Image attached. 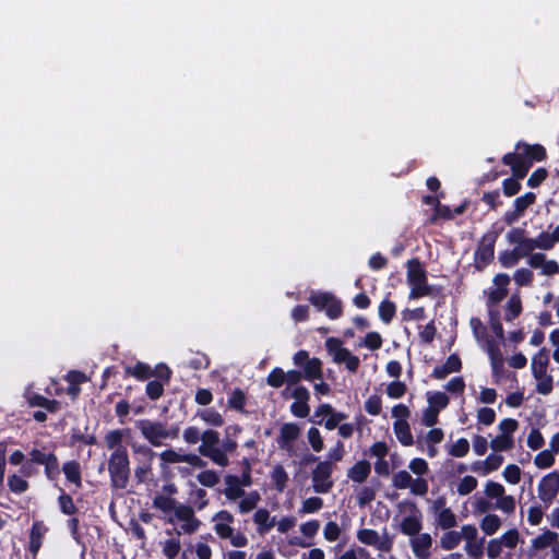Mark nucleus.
<instances>
[{
  "label": "nucleus",
  "instance_id": "obj_1",
  "mask_svg": "<svg viewBox=\"0 0 559 559\" xmlns=\"http://www.w3.org/2000/svg\"><path fill=\"white\" fill-rule=\"evenodd\" d=\"M108 473L111 486L116 489H124L130 478V461L127 450L112 452L108 461Z\"/></svg>",
  "mask_w": 559,
  "mask_h": 559
},
{
  "label": "nucleus",
  "instance_id": "obj_2",
  "mask_svg": "<svg viewBox=\"0 0 559 559\" xmlns=\"http://www.w3.org/2000/svg\"><path fill=\"white\" fill-rule=\"evenodd\" d=\"M201 445L198 448V452L210 459L213 463L219 466H227L229 464L228 456L225 455V451L221 450L219 433L215 430L207 429L202 432Z\"/></svg>",
  "mask_w": 559,
  "mask_h": 559
},
{
  "label": "nucleus",
  "instance_id": "obj_3",
  "mask_svg": "<svg viewBox=\"0 0 559 559\" xmlns=\"http://www.w3.org/2000/svg\"><path fill=\"white\" fill-rule=\"evenodd\" d=\"M407 282L412 287L411 299H417L432 293L431 286L427 284L426 271L417 259L409 260L407 263Z\"/></svg>",
  "mask_w": 559,
  "mask_h": 559
},
{
  "label": "nucleus",
  "instance_id": "obj_4",
  "mask_svg": "<svg viewBox=\"0 0 559 559\" xmlns=\"http://www.w3.org/2000/svg\"><path fill=\"white\" fill-rule=\"evenodd\" d=\"M428 510L433 519V526L436 530L448 531L457 525V516L450 507L447 506V499L439 497L430 500Z\"/></svg>",
  "mask_w": 559,
  "mask_h": 559
},
{
  "label": "nucleus",
  "instance_id": "obj_5",
  "mask_svg": "<svg viewBox=\"0 0 559 559\" xmlns=\"http://www.w3.org/2000/svg\"><path fill=\"white\" fill-rule=\"evenodd\" d=\"M294 365L301 368L304 379L309 382L323 380V364L317 358H310L307 350H298L293 357Z\"/></svg>",
  "mask_w": 559,
  "mask_h": 559
},
{
  "label": "nucleus",
  "instance_id": "obj_6",
  "mask_svg": "<svg viewBox=\"0 0 559 559\" xmlns=\"http://www.w3.org/2000/svg\"><path fill=\"white\" fill-rule=\"evenodd\" d=\"M325 348L335 364H344L346 369L350 372L358 370L360 365L359 358L353 355L347 348L343 347L341 340L329 337L325 341Z\"/></svg>",
  "mask_w": 559,
  "mask_h": 559
},
{
  "label": "nucleus",
  "instance_id": "obj_7",
  "mask_svg": "<svg viewBox=\"0 0 559 559\" xmlns=\"http://www.w3.org/2000/svg\"><path fill=\"white\" fill-rule=\"evenodd\" d=\"M142 436L154 447H162L168 439L167 426L162 421L142 419L136 423Z\"/></svg>",
  "mask_w": 559,
  "mask_h": 559
},
{
  "label": "nucleus",
  "instance_id": "obj_8",
  "mask_svg": "<svg viewBox=\"0 0 559 559\" xmlns=\"http://www.w3.org/2000/svg\"><path fill=\"white\" fill-rule=\"evenodd\" d=\"M485 495L489 499H496L493 508L506 514H512L515 511V499L506 495V489L500 483L488 481L485 486Z\"/></svg>",
  "mask_w": 559,
  "mask_h": 559
},
{
  "label": "nucleus",
  "instance_id": "obj_9",
  "mask_svg": "<svg viewBox=\"0 0 559 559\" xmlns=\"http://www.w3.org/2000/svg\"><path fill=\"white\" fill-rule=\"evenodd\" d=\"M392 486L396 489L409 488L416 496H425L428 492V483L423 477L413 478L407 471H399L392 477Z\"/></svg>",
  "mask_w": 559,
  "mask_h": 559
},
{
  "label": "nucleus",
  "instance_id": "obj_10",
  "mask_svg": "<svg viewBox=\"0 0 559 559\" xmlns=\"http://www.w3.org/2000/svg\"><path fill=\"white\" fill-rule=\"evenodd\" d=\"M332 462L324 461L320 462L312 472V484L313 490L318 493H326L333 487L332 474Z\"/></svg>",
  "mask_w": 559,
  "mask_h": 559
},
{
  "label": "nucleus",
  "instance_id": "obj_11",
  "mask_svg": "<svg viewBox=\"0 0 559 559\" xmlns=\"http://www.w3.org/2000/svg\"><path fill=\"white\" fill-rule=\"evenodd\" d=\"M309 300L319 310H325L331 319H337L342 314L341 300L330 293L313 294Z\"/></svg>",
  "mask_w": 559,
  "mask_h": 559
},
{
  "label": "nucleus",
  "instance_id": "obj_12",
  "mask_svg": "<svg viewBox=\"0 0 559 559\" xmlns=\"http://www.w3.org/2000/svg\"><path fill=\"white\" fill-rule=\"evenodd\" d=\"M559 492V474L552 472L542 478L538 485V498L550 504Z\"/></svg>",
  "mask_w": 559,
  "mask_h": 559
},
{
  "label": "nucleus",
  "instance_id": "obj_13",
  "mask_svg": "<svg viewBox=\"0 0 559 559\" xmlns=\"http://www.w3.org/2000/svg\"><path fill=\"white\" fill-rule=\"evenodd\" d=\"M496 236L485 235L477 248L475 262L478 270H481L493 259Z\"/></svg>",
  "mask_w": 559,
  "mask_h": 559
},
{
  "label": "nucleus",
  "instance_id": "obj_14",
  "mask_svg": "<svg viewBox=\"0 0 559 559\" xmlns=\"http://www.w3.org/2000/svg\"><path fill=\"white\" fill-rule=\"evenodd\" d=\"M214 531L222 539H229L234 547H245L248 544V538L240 532L235 533L230 524H215Z\"/></svg>",
  "mask_w": 559,
  "mask_h": 559
},
{
  "label": "nucleus",
  "instance_id": "obj_15",
  "mask_svg": "<svg viewBox=\"0 0 559 559\" xmlns=\"http://www.w3.org/2000/svg\"><path fill=\"white\" fill-rule=\"evenodd\" d=\"M412 550L417 559H428L432 546V537L428 533H419L411 538Z\"/></svg>",
  "mask_w": 559,
  "mask_h": 559
},
{
  "label": "nucleus",
  "instance_id": "obj_16",
  "mask_svg": "<svg viewBox=\"0 0 559 559\" xmlns=\"http://www.w3.org/2000/svg\"><path fill=\"white\" fill-rule=\"evenodd\" d=\"M534 269H540L544 275H555L559 273V264L555 260H547L544 253L531 254L527 261Z\"/></svg>",
  "mask_w": 559,
  "mask_h": 559
},
{
  "label": "nucleus",
  "instance_id": "obj_17",
  "mask_svg": "<svg viewBox=\"0 0 559 559\" xmlns=\"http://www.w3.org/2000/svg\"><path fill=\"white\" fill-rule=\"evenodd\" d=\"M510 283V277L508 274L500 273L497 274L493 278V284L496 288L492 289L488 295V301L491 305L499 304L502 299H504L508 295L507 286Z\"/></svg>",
  "mask_w": 559,
  "mask_h": 559
},
{
  "label": "nucleus",
  "instance_id": "obj_18",
  "mask_svg": "<svg viewBox=\"0 0 559 559\" xmlns=\"http://www.w3.org/2000/svg\"><path fill=\"white\" fill-rule=\"evenodd\" d=\"M371 472V465L368 461H358L354 466L347 471V477L355 483H364Z\"/></svg>",
  "mask_w": 559,
  "mask_h": 559
},
{
  "label": "nucleus",
  "instance_id": "obj_19",
  "mask_svg": "<svg viewBox=\"0 0 559 559\" xmlns=\"http://www.w3.org/2000/svg\"><path fill=\"white\" fill-rule=\"evenodd\" d=\"M226 488L224 495L229 500H236L245 496V490L241 488V480L238 476L228 475L225 477Z\"/></svg>",
  "mask_w": 559,
  "mask_h": 559
},
{
  "label": "nucleus",
  "instance_id": "obj_20",
  "mask_svg": "<svg viewBox=\"0 0 559 559\" xmlns=\"http://www.w3.org/2000/svg\"><path fill=\"white\" fill-rule=\"evenodd\" d=\"M462 367L461 359L457 355L453 354L448 357L445 364L433 370V377L437 379H444L449 373L460 371Z\"/></svg>",
  "mask_w": 559,
  "mask_h": 559
},
{
  "label": "nucleus",
  "instance_id": "obj_21",
  "mask_svg": "<svg viewBox=\"0 0 559 559\" xmlns=\"http://www.w3.org/2000/svg\"><path fill=\"white\" fill-rule=\"evenodd\" d=\"M549 365V350L547 348H542L532 360V372L533 376H543L547 373V368Z\"/></svg>",
  "mask_w": 559,
  "mask_h": 559
},
{
  "label": "nucleus",
  "instance_id": "obj_22",
  "mask_svg": "<svg viewBox=\"0 0 559 559\" xmlns=\"http://www.w3.org/2000/svg\"><path fill=\"white\" fill-rule=\"evenodd\" d=\"M393 430L397 440L405 447L414 444L413 435L411 431L409 424L407 421L395 420L393 424Z\"/></svg>",
  "mask_w": 559,
  "mask_h": 559
},
{
  "label": "nucleus",
  "instance_id": "obj_23",
  "mask_svg": "<svg viewBox=\"0 0 559 559\" xmlns=\"http://www.w3.org/2000/svg\"><path fill=\"white\" fill-rule=\"evenodd\" d=\"M253 521L258 525V533L264 534L275 525V518H270V512L266 509H259L253 515Z\"/></svg>",
  "mask_w": 559,
  "mask_h": 559
},
{
  "label": "nucleus",
  "instance_id": "obj_24",
  "mask_svg": "<svg viewBox=\"0 0 559 559\" xmlns=\"http://www.w3.org/2000/svg\"><path fill=\"white\" fill-rule=\"evenodd\" d=\"M131 448L138 464L152 466L153 460L155 457V452L151 448H148L145 444L138 443H132Z\"/></svg>",
  "mask_w": 559,
  "mask_h": 559
},
{
  "label": "nucleus",
  "instance_id": "obj_25",
  "mask_svg": "<svg viewBox=\"0 0 559 559\" xmlns=\"http://www.w3.org/2000/svg\"><path fill=\"white\" fill-rule=\"evenodd\" d=\"M47 532V527L43 522H35L31 530V542H29V550L33 554H36L41 546V538Z\"/></svg>",
  "mask_w": 559,
  "mask_h": 559
},
{
  "label": "nucleus",
  "instance_id": "obj_26",
  "mask_svg": "<svg viewBox=\"0 0 559 559\" xmlns=\"http://www.w3.org/2000/svg\"><path fill=\"white\" fill-rule=\"evenodd\" d=\"M421 521L415 515L405 516L401 522V532L405 535L414 537L421 531Z\"/></svg>",
  "mask_w": 559,
  "mask_h": 559
},
{
  "label": "nucleus",
  "instance_id": "obj_27",
  "mask_svg": "<svg viewBox=\"0 0 559 559\" xmlns=\"http://www.w3.org/2000/svg\"><path fill=\"white\" fill-rule=\"evenodd\" d=\"M462 542V536L460 535V531H454L452 528L444 531L442 534L439 545L444 550H452L460 545Z\"/></svg>",
  "mask_w": 559,
  "mask_h": 559
},
{
  "label": "nucleus",
  "instance_id": "obj_28",
  "mask_svg": "<svg viewBox=\"0 0 559 559\" xmlns=\"http://www.w3.org/2000/svg\"><path fill=\"white\" fill-rule=\"evenodd\" d=\"M271 480L278 492H283L288 481V474L280 464L275 465L271 472Z\"/></svg>",
  "mask_w": 559,
  "mask_h": 559
},
{
  "label": "nucleus",
  "instance_id": "obj_29",
  "mask_svg": "<svg viewBox=\"0 0 559 559\" xmlns=\"http://www.w3.org/2000/svg\"><path fill=\"white\" fill-rule=\"evenodd\" d=\"M559 535L556 532L550 530H546L542 535H538L533 539L532 546L535 550H542L552 545L557 542Z\"/></svg>",
  "mask_w": 559,
  "mask_h": 559
},
{
  "label": "nucleus",
  "instance_id": "obj_30",
  "mask_svg": "<svg viewBox=\"0 0 559 559\" xmlns=\"http://www.w3.org/2000/svg\"><path fill=\"white\" fill-rule=\"evenodd\" d=\"M300 429L296 424H285L281 428L280 447L285 448L287 443L296 440Z\"/></svg>",
  "mask_w": 559,
  "mask_h": 559
},
{
  "label": "nucleus",
  "instance_id": "obj_31",
  "mask_svg": "<svg viewBox=\"0 0 559 559\" xmlns=\"http://www.w3.org/2000/svg\"><path fill=\"white\" fill-rule=\"evenodd\" d=\"M197 416L211 426L221 427L224 425L223 416L214 408L201 409L197 413Z\"/></svg>",
  "mask_w": 559,
  "mask_h": 559
},
{
  "label": "nucleus",
  "instance_id": "obj_32",
  "mask_svg": "<svg viewBox=\"0 0 559 559\" xmlns=\"http://www.w3.org/2000/svg\"><path fill=\"white\" fill-rule=\"evenodd\" d=\"M123 431L122 430H111L105 437V443L108 449L112 450V452H118V450H127L121 443L123 440Z\"/></svg>",
  "mask_w": 559,
  "mask_h": 559
},
{
  "label": "nucleus",
  "instance_id": "obj_33",
  "mask_svg": "<svg viewBox=\"0 0 559 559\" xmlns=\"http://www.w3.org/2000/svg\"><path fill=\"white\" fill-rule=\"evenodd\" d=\"M501 526V520L497 514H487L480 522V528L486 535L495 534Z\"/></svg>",
  "mask_w": 559,
  "mask_h": 559
},
{
  "label": "nucleus",
  "instance_id": "obj_34",
  "mask_svg": "<svg viewBox=\"0 0 559 559\" xmlns=\"http://www.w3.org/2000/svg\"><path fill=\"white\" fill-rule=\"evenodd\" d=\"M62 469L69 481L75 484L78 487L81 486L80 464L76 461L67 462Z\"/></svg>",
  "mask_w": 559,
  "mask_h": 559
},
{
  "label": "nucleus",
  "instance_id": "obj_35",
  "mask_svg": "<svg viewBox=\"0 0 559 559\" xmlns=\"http://www.w3.org/2000/svg\"><path fill=\"white\" fill-rule=\"evenodd\" d=\"M261 497L259 492L252 491L248 495L245 493L242 499L238 503V509L241 513H248L252 511L259 503Z\"/></svg>",
  "mask_w": 559,
  "mask_h": 559
},
{
  "label": "nucleus",
  "instance_id": "obj_36",
  "mask_svg": "<svg viewBox=\"0 0 559 559\" xmlns=\"http://www.w3.org/2000/svg\"><path fill=\"white\" fill-rule=\"evenodd\" d=\"M514 445V439L512 436L499 435L490 441V448L496 451H508Z\"/></svg>",
  "mask_w": 559,
  "mask_h": 559
},
{
  "label": "nucleus",
  "instance_id": "obj_37",
  "mask_svg": "<svg viewBox=\"0 0 559 559\" xmlns=\"http://www.w3.org/2000/svg\"><path fill=\"white\" fill-rule=\"evenodd\" d=\"M534 378L537 381V383H536L537 393L547 395L552 391L554 379L550 374L545 373L543 376H535Z\"/></svg>",
  "mask_w": 559,
  "mask_h": 559
},
{
  "label": "nucleus",
  "instance_id": "obj_38",
  "mask_svg": "<svg viewBox=\"0 0 559 559\" xmlns=\"http://www.w3.org/2000/svg\"><path fill=\"white\" fill-rule=\"evenodd\" d=\"M484 538L465 543V551L473 559H480L484 555Z\"/></svg>",
  "mask_w": 559,
  "mask_h": 559
},
{
  "label": "nucleus",
  "instance_id": "obj_39",
  "mask_svg": "<svg viewBox=\"0 0 559 559\" xmlns=\"http://www.w3.org/2000/svg\"><path fill=\"white\" fill-rule=\"evenodd\" d=\"M153 506L163 512H170L175 511L177 501L170 497L158 495L154 498Z\"/></svg>",
  "mask_w": 559,
  "mask_h": 559
},
{
  "label": "nucleus",
  "instance_id": "obj_40",
  "mask_svg": "<svg viewBox=\"0 0 559 559\" xmlns=\"http://www.w3.org/2000/svg\"><path fill=\"white\" fill-rule=\"evenodd\" d=\"M522 311L521 299L518 295L511 296L507 304L506 320L511 321Z\"/></svg>",
  "mask_w": 559,
  "mask_h": 559
},
{
  "label": "nucleus",
  "instance_id": "obj_41",
  "mask_svg": "<svg viewBox=\"0 0 559 559\" xmlns=\"http://www.w3.org/2000/svg\"><path fill=\"white\" fill-rule=\"evenodd\" d=\"M266 383L275 389H278L282 385L286 384L285 371L280 367L274 368L269 373L266 378Z\"/></svg>",
  "mask_w": 559,
  "mask_h": 559
},
{
  "label": "nucleus",
  "instance_id": "obj_42",
  "mask_svg": "<svg viewBox=\"0 0 559 559\" xmlns=\"http://www.w3.org/2000/svg\"><path fill=\"white\" fill-rule=\"evenodd\" d=\"M357 538L362 544L371 546H378L380 543L379 534L376 531L368 528L359 530L357 533Z\"/></svg>",
  "mask_w": 559,
  "mask_h": 559
},
{
  "label": "nucleus",
  "instance_id": "obj_43",
  "mask_svg": "<svg viewBox=\"0 0 559 559\" xmlns=\"http://www.w3.org/2000/svg\"><path fill=\"white\" fill-rule=\"evenodd\" d=\"M536 195L533 192H527L526 194L519 197L514 201V210L516 213H520L521 215L524 214L526 209L531 206L533 203H535Z\"/></svg>",
  "mask_w": 559,
  "mask_h": 559
},
{
  "label": "nucleus",
  "instance_id": "obj_44",
  "mask_svg": "<svg viewBox=\"0 0 559 559\" xmlns=\"http://www.w3.org/2000/svg\"><path fill=\"white\" fill-rule=\"evenodd\" d=\"M429 407L440 412L449 404V397L443 392H436L428 396Z\"/></svg>",
  "mask_w": 559,
  "mask_h": 559
},
{
  "label": "nucleus",
  "instance_id": "obj_45",
  "mask_svg": "<svg viewBox=\"0 0 559 559\" xmlns=\"http://www.w3.org/2000/svg\"><path fill=\"white\" fill-rule=\"evenodd\" d=\"M534 463L538 468H548L555 463V453L544 450L535 456Z\"/></svg>",
  "mask_w": 559,
  "mask_h": 559
},
{
  "label": "nucleus",
  "instance_id": "obj_46",
  "mask_svg": "<svg viewBox=\"0 0 559 559\" xmlns=\"http://www.w3.org/2000/svg\"><path fill=\"white\" fill-rule=\"evenodd\" d=\"M286 385L287 388L283 392V396H287L289 389L299 385V382L304 379L301 370H289L285 371Z\"/></svg>",
  "mask_w": 559,
  "mask_h": 559
},
{
  "label": "nucleus",
  "instance_id": "obj_47",
  "mask_svg": "<svg viewBox=\"0 0 559 559\" xmlns=\"http://www.w3.org/2000/svg\"><path fill=\"white\" fill-rule=\"evenodd\" d=\"M395 310V305L392 301L385 299L379 307V316L383 322L389 323L393 319Z\"/></svg>",
  "mask_w": 559,
  "mask_h": 559
},
{
  "label": "nucleus",
  "instance_id": "obj_48",
  "mask_svg": "<svg viewBox=\"0 0 559 559\" xmlns=\"http://www.w3.org/2000/svg\"><path fill=\"white\" fill-rule=\"evenodd\" d=\"M198 481L205 487H214L219 483V476L216 472L207 469L203 471L197 476Z\"/></svg>",
  "mask_w": 559,
  "mask_h": 559
},
{
  "label": "nucleus",
  "instance_id": "obj_49",
  "mask_svg": "<svg viewBox=\"0 0 559 559\" xmlns=\"http://www.w3.org/2000/svg\"><path fill=\"white\" fill-rule=\"evenodd\" d=\"M469 451V442L465 438L459 439L449 450V454L454 457H463Z\"/></svg>",
  "mask_w": 559,
  "mask_h": 559
},
{
  "label": "nucleus",
  "instance_id": "obj_50",
  "mask_svg": "<svg viewBox=\"0 0 559 559\" xmlns=\"http://www.w3.org/2000/svg\"><path fill=\"white\" fill-rule=\"evenodd\" d=\"M503 463V456L497 454H490L483 462V473L488 474L492 471L498 469Z\"/></svg>",
  "mask_w": 559,
  "mask_h": 559
},
{
  "label": "nucleus",
  "instance_id": "obj_51",
  "mask_svg": "<svg viewBox=\"0 0 559 559\" xmlns=\"http://www.w3.org/2000/svg\"><path fill=\"white\" fill-rule=\"evenodd\" d=\"M365 409L372 416H378L382 409V401L379 395H371L365 403Z\"/></svg>",
  "mask_w": 559,
  "mask_h": 559
},
{
  "label": "nucleus",
  "instance_id": "obj_52",
  "mask_svg": "<svg viewBox=\"0 0 559 559\" xmlns=\"http://www.w3.org/2000/svg\"><path fill=\"white\" fill-rule=\"evenodd\" d=\"M477 479L473 476H465L457 485V492L461 496L468 495L477 487Z\"/></svg>",
  "mask_w": 559,
  "mask_h": 559
},
{
  "label": "nucleus",
  "instance_id": "obj_53",
  "mask_svg": "<svg viewBox=\"0 0 559 559\" xmlns=\"http://www.w3.org/2000/svg\"><path fill=\"white\" fill-rule=\"evenodd\" d=\"M246 402L245 393L240 389H236L231 392L228 400V406L230 408L242 411Z\"/></svg>",
  "mask_w": 559,
  "mask_h": 559
},
{
  "label": "nucleus",
  "instance_id": "obj_54",
  "mask_svg": "<svg viewBox=\"0 0 559 559\" xmlns=\"http://www.w3.org/2000/svg\"><path fill=\"white\" fill-rule=\"evenodd\" d=\"M520 255L518 254V251L515 249L513 250H506L500 253L499 261L504 267H511L518 263L520 260Z\"/></svg>",
  "mask_w": 559,
  "mask_h": 559
},
{
  "label": "nucleus",
  "instance_id": "obj_55",
  "mask_svg": "<svg viewBox=\"0 0 559 559\" xmlns=\"http://www.w3.org/2000/svg\"><path fill=\"white\" fill-rule=\"evenodd\" d=\"M520 534L518 530L513 528L508 532H506L500 538L499 543L502 544V546H506L507 548H515L519 543Z\"/></svg>",
  "mask_w": 559,
  "mask_h": 559
},
{
  "label": "nucleus",
  "instance_id": "obj_56",
  "mask_svg": "<svg viewBox=\"0 0 559 559\" xmlns=\"http://www.w3.org/2000/svg\"><path fill=\"white\" fill-rule=\"evenodd\" d=\"M503 477L512 485L518 484L521 480L520 467L515 464H509L503 471Z\"/></svg>",
  "mask_w": 559,
  "mask_h": 559
},
{
  "label": "nucleus",
  "instance_id": "obj_57",
  "mask_svg": "<svg viewBox=\"0 0 559 559\" xmlns=\"http://www.w3.org/2000/svg\"><path fill=\"white\" fill-rule=\"evenodd\" d=\"M8 486L13 492H24L28 488V484L25 479L17 475H12L8 479Z\"/></svg>",
  "mask_w": 559,
  "mask_h": 559
},
{
  "label": "nucleus",
  "instance_id": "obj_58",
  "mask_svg": "<svg viewBox=\"0 0 559 559\" xmlns=\"http://www.w3.org/2000/svg\"><path fill=\"white\" fill-rule=\"evenodd\" d=\"M406 384L401 381H393L386 388V394L392 399L402 397L406 393Z\"/></svg>",
  "mask_w": 559,
  "mask_h": 559
},
{
  "label": "nucleus",
  "instance_id": "obj_59",
  "mask_svg": "<svg viewBox=\"0 0 559 559\" xmlns=\"http://www.w3.org/2000/svg\"><path fill=\"white\" fill-rule=\"evenodd\" d=\"M175 516L182 522L192 520L195 518L192 507L187 504H178L175 508Z\"/></svg>",
  "mask_w": 559,
  "mask_h": 559
},
{
  "label": "nucleus",
  "instance_id": "obj_60",
  "mask_svg": "<svg viewBox=\"0 0 559 559\" xmlns=\"http://www.w3.org/2000/svg\"><path fill=\"white\" fill-rule=\"evenodd\" d=\"M389 453V447L385 442L379 441L373 443L365 454H369L371 456L378 457V460H383Z\"/></svg>",
  "mask_w": 559,
  "mask_h": 559
},
{
  "label": "nucleus",
  "instance_id": "obj_61",
  "mask_svg": "<svg viewBox=\"0 0 559 559\" xmlns=\"http://www.w3.org/2000/svg\"><path fill=\"white\" fill-rule=\"evenodd\" d=\"M362 344L371 349V350H376V349H379L381 346H382V337L379 333L377 332H369L364 341H362Z\"/></svg>",
  "mask_w": 559,
  "mask_h": 559
},
{
  "label": "nucleus",
  "instance_id": "obj_62",
  "mask_svg": "<svg viewBox=\"0 0 559 559\" xmlns=\"http://www.w3.org/2000/svg\"><path fill=\"white\" fill-rule=\"evenodd\" d=\"M43 465H45L46 475L49 478H53V476L59 473L58 459L53 453L47 455V460Z\"/></svg>",
  "mask_w": 559,
  "mask_h": 559
},
{
  "label": "nucleus",
  "instance_id": "obj_63",
  "mask_svg": "<svg viewBox=\"0 0 559 559\" xmlns=\"http://www.w3.org/2000/svg\"><path fill=\"white\" fill-rule=\"evenodd\" d=\"M191 500L198 510H203L209 504L206 491L202 488H197L191 492Z\"/></svg>",
  "mask_w": 559,
  "mask_h": 559
},
{
  "label": "nucleus",
  "instance_id": "obj_64",
  "mask_svg": "<svg viewBox=\"0 0 559 559\" xmlns=\"http://www.w3.org/2000/svg\"><path fill=\"white\" fill-rule=\"evenodd\" d=\"M338 559H370L369 554L361 547L346 550Z\"/></svg>",
  "mask_w": 559,
  "mask_h": 559
}]
</instances>
